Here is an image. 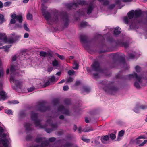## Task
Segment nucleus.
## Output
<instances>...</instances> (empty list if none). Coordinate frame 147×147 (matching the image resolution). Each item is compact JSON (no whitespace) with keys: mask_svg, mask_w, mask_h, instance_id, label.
Returning <instances> with one entry per match:
<instances>
[{"mask_svg":"<svg viewBox=\"0 0 147 147\" xmlns=\"http://www.w3.org/2000/svg\"><path fill=\"white\" fill-rule=\"evenodd\" d=\"M60 112L61 113H63L67 115H70L71 113V112L69 111V109L67 108H65L62 105H60L58 107L57 112H56V113H57V115H56V116H57V115L60 114Z\"/></svg>","mask_w":147,"mask_h":147,"instance_id":"13","label":"nucleus"},{"mask_svg":"<svg viewBox=\"0 0 147 147\" xmlns=\"http://www.w3.org/2000/svg\"><path fill=\"white\" fill-rule=\"evenodd\" d=\"M115 4H111L109 5V8L110 9H112L115 7Z\"/></svg>","mask_w":147,"mask_h":147,"instance_id":"56","label":"nucleus"},{"mask_svg":"<svg viewBox=\"0 0 147 147\" xmlns=\"http://www.w3.org/2000/svg\"><path fill=\"white\" fill-rule=\"evenodd\" d=\"M4 129L0 126V147H8L9 138L6 133H3Z\"/></svg>","mask_w":147,"mask_h":147,"instance_id":"9","label":"nucleus"},{"mask_svg":"<svg viewBox=\"0 0 147 147\" xmlns=\"http://www.w3.org/2000/svg\"><path fill=\"white\" fill-rule=\"evenodd\" d=\"M121 28L119 27H116L114 30V34L115 36L119 35L121 32Z\"/></svg>","mask_w":147,"mask_h":147,"instance_id":"26","label":"nucleus"},{"mask_svg":"<svg viewBox=\"0 0 147 147\" xmlns=\"http://www.w3.org/2000/svg\"><path fill=\"white\" fill-rule=\"evenodd\" d=\"M9 102L10 103H12L13 104H17L19 103V102L18 101L16 100L12 101L11 102Z\"/></svg>","mask_w":147,"mask_h":147,"instance_id":"59","label":"nucleus"},{"mask_svg":"<svg viewBox=\"0 0 147 147\" xmlns=\"http://www.w3.org/2000/svg\"><path fill=\"white\" fill-rule=\"evenodd\" d=\"M135 69L137 73L140 72L141 70V67L138 65L136 66Z\"/></svg>","mask_w":147,"mask_h":147,"instance_id":"38","label":"nucleus"},{"mask_svg":"<svg viewBox=\"0 0 147 147\" xmlns=\"http://www.w3.org/2000/svg\"><path fill=\"white\" fill-rule=\"evenodd\" d=\"M36 141L37 143H41V147H46L49 144L48 141L46 140L45 138L40 137L37 138L36 140Z\"/></svg>","mask_w":147,"mask_h":147,"instance_id":"15","label":"nucleus"},{"mask_svg":"<svg viewBox=\"0 0 147 147\" xmlns=\"http://www.w3.org/2000/svg\"><path fill=\"white\" fill-rule=\"evenodd\" d=\"M53 57L52 54L50 52H48L47 53L46 57L47 58L51 59Z\"/></svg>","mask_w":147,"mask_h":147,"instance_id":"41","label":"nucleus"},{"mask_svg":"<svg viewBox=\"0 0 147 147\" xmlns=\"http://www.w3.org/2000/svg\"><path fill=\"white\" fill-rule=\"evenodd\" d=\"M92 69L88 67L86 68L87 71L89 73H91L92 71L97 72L104 73L103 70L101 69L100 64L97 61L94 62L91 65Z\"/></svg>","mask_w":147,"mask_h":147,"instance_id":"11","label":"nucleus"},{"mask_svg":"<svg viewBox=\"0 0 147 147\" xmlns=\"http://www.w3.org/2000/svg\"><path fill=\"white\" fill-rule=\"evenodd\" d=\"M90 91L89 87L87 86H84L81 90V93L83 94H85V93H88Z\"/></svg>","mask_w":147,"mask_h":147,"instance_id":"20","label":"nucleus"},{"mask_svg":"<svg viewBox=\"0 0 147 147\" xmlns=\"http://www.w3.org/2000/svg\"><path fill=\"white\" fill-rule=\"evenodd\" d=\"M86 5L85 8L80 9L77 11L79 16H84L86 17L87 15H90L93 11L95 7L94 1H90Z\"/></svg>","mask_w":147,"mask_h":147,"instance_id":"6","label":"nucleus"},{"mask_svg":"<svg viewBox=\"0 0 147 147\" xmlns=\"http://www.w3.org/2000/svg\"><path fill=\"white\" fill-rule=\"evenodd\" d=\"M24 125L26 130L27 131H31L33 129L32 124H30L29 123H24Z\"/></svg>","mask_w":147,"mask_h":147,"instance_id":"19","label":"nucleus"},{"mask_svg":"<svg viewBox=\"0 0 147 147\" xmlns=\"http://www.w3.org/2000/svg\"><path fill=\"white\" fill-rule=\"evenodd\" d=\"M59 79V77L55 78L54 75H53L49 78V80L51 83H52L56 82Z\"/></svg>","mask_w":147,"mask_h":147,"instance_id":"21","label":"nucleus"},{"mask_svg":"<svg viewBox=\"0 0 147 147\" xmlns=\"http://www.w3.org/2000/svg\"><path fill=\"white\" fill-rule=\"evenodd\" d=\"M11 18H15L16 20L18 21L19 23H21L23 20V18L21 15H16L15 14H13L11 15Z\"/></svg>","mask_w":147,"mask_h":147,"instance_id":"18","label":"nucleus"},{"mask_svg":"<svg viewBox=\"0 0 147 147\" xmlns=\"http://www.w3.org/2000/svg\"><path fill=\"white\" fill-rule=\"evenodd\" d=\"M87 37L86 35H81L80 36L81 41L83 43H86L87 42Z\"/></svg>","mask_w":147,"mask_h":147,"instance_id":"23","label":"nucleus"},{"mask_svg":"<svg viewBox=\"0 0 147 147\" xmlns=\"http://www.w3.org/2000/svg\"><path fill=\"white\" fill-rule=\"evenodd\" d=\"M11 76L10 82L14 83L15 86H12L13 88L16 90L18 88H21L22 85L24 81L22 79H19L18 77L21 75L20 74L21 71L17 69V68L14 65H11L10 68Z\"/></svg>","mask_w":147,"mask_h":147,"instance_id":"3","label":"nucleus"},{"mask_svg":"<svg viewBox=\"0 0 147 147\" xmlns=\"http://www.w3.org/2000/svg\"><path fill=\"white\" fill-rule=\"evenodd\" d=\"M130 39L125 36H123L120 40L117 41L116 43L118 45L123 46L125 48H127L129 45Z\"/></svg>","mask_w":147,"mask_h":147,"instance_id":"12","label":"nucleus"},{"mask_svg":"<svg viewBox=\"0 0 147 147\" xmlns=\"http://www.w3.org/2000/svg\"><path fill=\"white\" fill-rule=\"evenodd\" d=\"M140 109L139 104L136 105L135 108L133 109L134 111L136 113H139L140 112Z\"/></svg>","mask_w":147,"mask_h":147,"instance_id":"29","label":"nucleus"},{"mask_svg":"<svg viewBox=\"0 0 147 147\" xmlns=\"http://www.w3.org/2000/svg\"><path fill=\"white\" fill-rule=\"evenodd\" d=\"M11 46V45H7L3 46V47H0V49H4L7 48H10Z\"/></svg>","mask_w":147,"mask_h":147,"instance_id":"44","label":"nucleus"},{"mask_svg":"<svg viewBox=\"0 0 147 147\" xmlns=\"http://www.w3.org/2000/svg\"><path fill=\"white\" fill-rule=\"evenodd\" d=\"M55 138L54 137H51L49 138V141L50 142H52L55 141Z\"/></svg>","mask_w":147,"mask_h":147,"instance_id":"57","label":"nucleus"},{"mask_svg":"<svg viewBox=\"0 0 147 147\" xmlns=\"http://www.w3.org/2000/svg\"><path fill=\"white\" fill-rule=\"evenodd\" d=\"M142 14L141 10H131L127 13L128 18L127 17L124 18V20L125 23L127 24L129 22L133 24L134 22L140 23L141 20L138 19L140 18Z\"/></svg>","mask_w":147,"mask_h":147,"instance_id":"4","label":"nucleus"},{"mask_svg":"<svg viewBox=\"0 0 147 147\" xmlns=\"http://www.w3.org/2000/svg\"><path fill=\"white\" fill-rule=\"evenodd\" d=\"M75 71L73 70H69L68 72V73L69 75H72L74 74Z\"/></svg>","mask_w":147,"mask_h":147,"instance_id":"50","label":"nucleus"},{"mask_svg":"<svg viewBox=\"0 0 147 147\" xmlns=\"http://www.w3.org/2000/svg\"><path fill=\"white\" fill-rule=\"evenodd\" d=\"M24 29L27 31H30V30L29 28L27 27V24L26 23L24 24Z\"/></svg>","mask_w":147,"mask_h":147,"instance_id":"45","label":"nucleus"},{"mask_svg":"<svg viewBox=\"0 0 147 147\" xmlns=\"http://www.w3.org/2000/svg\"><path fill=\"white\" fill-rule=\"evenodd\" d=\"M5 22V20L4 18V16L3 15L0 14V24H2Z\"/></svg>","mask_w":147,"mask_h":147,"instance_id":"34","label":"nucleus"},{"mask_svg":"<svg viewBox=\"0 0 147 147\" xmlns=\"http://www.w3.org/2000/svg\"><path fill=\"white\" fill-rule=\"evenodd\" d=\"M146 138V137L144 136H140L135 140V142L137 144H139L142 142V140H140L141 139H145Z\"/></svg>","mask_w":147,"mask_h":147,"instance_id":"22","label":"nucleus"},{"mask_svg":"<svg viewBox=\"0 0 147 147\" xmlns=\"http://www.w3.org/2000/svg\"><path fill=\"white\" fill-rule=\"evenodd\" d=\"M0 95L1 96V99L3 100H5L6 97V95L5 92L4 91H0Z\"/></svg>","mask_w":147,"mask_h":147,"instance_id":"28","label":"nucleus"},{"mask_svg":"<svg viewBox=\"0 0 147 147\" xmlns=\"http://www.w3.org/2000/svg\"><path fill=\"white\" fill-rule=\"evenodd\" d=\"M64 103L65 105H69L71 103V101L70 99H66L64 100Z\"/></svg>","mask_w":147,"mask_h":147,"instance_id":"36","label":"nucleus"},{"mask_svg":"<svg viewBox=\"0 0 147 147\" xmlns=\"http://www.w3.org/2000/svg\"><path fill=\"white\" fill-rule=\"evenodd\" d=\"M88 3L84 0H78L77 3H72L66 5V7L69 9H76L78 7L79 5H87Z\"/></svg>","mask_w":147,"mask_h":147,"instance_id":"10","label":"nucleus"},{"mask_svg":"<svg viewBox=\"0 0 147 147\" xmlns=\"http://www.w3.org/2000/svg\"><path fill=\"white\" fill-rule=\"evenodd\" d=\"M7 39V37L5 33H0V40H3L4 42H6Z\"/></svg>","mask_w":147,"mask_h":147,"instance_id":"24","label":"nucleus"},{"mask_svg":"<svg viewBox=\"0 0 147 147\" xmlns=\"http://www.w3.org/2000/svg\"><path fill=\"white\" fill-rule=\"evenodd\" d=\"M25 115V113L24 111H20L19 114V118L24 117Z\"/></svg>","mask_w":147,"mask_h":147,"instance_id":"35","label":"nucleus"},{"mask_svg":"<svg viewBox=\"0 0 147 147\" xmlns=\"http://www.w3.org/2000/svg\"><path fill=\"white\" fill-rule=\"evenodd\" d=\"M69 89V87L68 86H64L63 87V90L64 91H67Z\"/></svg>","mask_w":147,"mask_h":147,"instance_id":"64","label":"nucleus"},{"mask_svg":"<svg viewBox=\"0 0 147 147\" xmlns=\"http://www.w3.org/2000/svg\"><path fill=\"white\" fill-rule=\"evenodd\" d=\"M52 63L53 66H57L58 65V61L56 59H55L52 61Z\"/></svg>","mask_w":147,"mask_h":147,"instance_id":"40","label":"nucleus"},{"mask_svg":"<svg viewBox=\"0 0 147 147\" xmlns=\"http://www.w3.org/2000/svg\"><path fill=\"white\" fill-rule=\"evenodd\" d=\"M88 24V23L86 22H82L81 23L80 26L81 27H84L87 26Z\"/></svg>","mask_w":147,"mask_h":147,"instance_id":"42","label":"nucleus"},{"mask_svg":"<svg viewBox=\"0 0 147 147\" xmlns=\"http://www.w3.org/2000/svg\"><path fill=\"white\" fill-rule=\"evenodd\" d=\"M47 53L46 52L42 51L40 52V56L41 57H46Z\"/></svg>","mask_w":147,"mask_h":147,"instance_id":"37","label":"nucleus"},{"mask_svg":"<svg viewBox=\"0 0 147 147\" xmlns=\"http://www.w3.org/2000/svg\"><path fill=\"white\" fill-rule=\"evenodd\" d=\"M82 139L83 141L86 142H88L90 141L89 139H87L84 137L82 138Z\"/></svg>","mask_w":147,"mask_h":147,"instance_id":"58","label":"nucleus"},{"mask_svg":"<svg viewBox=\"0 0 147 147\" xmlns=\"http://www.w3.org/2000/svg\"><path fill=\"white\" fill-rule=\"evenodd\" d=\"M129 57L130 59H133L135 57H138L137 54L135 52H132V53H129L128 54Z\"/></svg>","mask_w":147,"mask_h":147,"instance_id":"27","label":"nucleus"},{"mask_svg":"<svg viewBox=\"0 0 147 147\" xmlns=\"http://www.w3.org/2000/svg\"><path fill=\"white\" fill-rule=\"evenodd\" d=\"M26 53L23 52L22 54H20L18 56V58L20 60H22L24 59L25 57L24 56L25 55Z\"/></svg>","mask_w":147,"mask_h":147,"instance_id":"30","label":"nucleus"},{"mask_svg":"<svg viewBox=\"0 0 147 147\" xmlns=\"http://www.w3.org/2000/svg\"><path fill=\"white\" fill-rule=\"evenodd\" d=\"M147 141L146 140H144V141L139 145V146H143L145 144H146L147 142Z\"/></svg>","mask_w":147,"mask_h":147,"instance_id":"60","label":"nucleus"},{"mask_svg":"<svg viewBox=\"0 0 147 147\" xmlns=\"http://www.w3.org/2000/svg\"><path fill=\"white\" fill-rule=\"evenodd\" d=\"M50 109L49 107H46L45 103L44 102L40 103L36 107V110L40 112H45Z\"/></svg>","mask_w":147,"mask_h":147,"instance_id":"14","label":"nucleus"},{"mask_svg":"<svg viewBox=\"0 0 147 147\" xmlns=\"http://www.w3.org/2000/svg\"><path fill=\"white\" fill-rule=\"evenodd\" d=\"M51 82H50V81L48 80V81L46 82H45L44 85V87H46L48 85H49L51 83Z\"/></svg>","mask_w":147,"mask_h":147,"instance_id":"53","label":"nucleus"},{"mask_svg":"<svg viewBox=\"0 0 147 147\" xmlns=\"http://www.w3.org/2000/svg\"><path fill=\"white\" fill-rule=\"evenodd\" d=\"M55 55L57 56L59 59H61V60H63L65 59V58L62 55H60L58 53H55Z\"/></svg>","mask_w":147,"mask_h":147,"instance_id":"47","label":"nucleus"},{"mask_svg":"<svg viewBox=\"0 0 147 147\" xmlns=\"http://www.w3.org/2000/svg\"><path fill=\"white\" fill-rule=\"evenodd\" d=\"M52 103L54 106L58 104L59 102V100L58 98L53 99L52 101Z\"/></svg>","mask_w":147,"mask_h":147,"instance_id":"32","label":"nucleus"},{"mask_svg":"<svg viewBox=\"0 0 147 147\" xmlns=\"http://www.w3.org/2000/svg\"><path fill=\"white\" fill-rule=\"evenodd\" d=\"M139 106L140 109L144 110L147 108V106L144 105H139Z\"/></svg>","mask_w":147,"mask_h":147,"instance_id":"48","label":"nucleus"},{"mask_svg":"<svg viewBox=\"0 0 147 147\" xmlns=\"http://www.w3.org/2000/svg\"><path fill=\"white\" fill-rule=\"evenodd\" d=\"M35 88L34 87H31L30 88H28L27 89V90L29 92H32L34 90Z\"/></svg>","mask_w":147,"mask_h":147,"instance_id":"51","label":"nucleus"},{"mask_svg":"<svg viewBox=\"0 0 147 147\" xmlns=\"http://www.w3.org/2000/svg\"><path fill=\"white\" fill-rule=\"evenodd\" d=\"M109 3V2L108 0H106L104 1L103 2V5L104 6L107 5Z\"/></svg>","mask_w":147,"mask_h":147,"instance_id":"55","label":"nucleus"},{"mask_svg":"<svg viewBox=\"0 0 147 147\" xmlns=\"http://www.w3.org/2000/svg\"><path fill=\"white\" fill-rule=\"evenodd\" d=\"M99 86H101L105 91L107 93L113 94L117 92L119 88L113 82L105 80L99 84Z\"/></svg>","mask_w":147,"mask_h":147,"instance_id":"5","label":"nucleus"},{"mask_svg":"<svg viewBox=\"0 0 147 147\" xmlns=\"http://www.w3.org/2000/svg\"><path fill=\"white\" fill-rule=\"evenodd\" d=\"M144 77L143 75L141 74L138 75L135 72L133 74H130L126 76V79L130 80L132 79H134L136 81L134 83V86L138 89L140 88V85L142 83V80L144 78Z\"/></svg>","mask_w":147,"mask_h":147,"instance_id":"7","label":"nucleus"},{"mask_svg":"<svg viewBox=\"0 0 147 147\" xmlns=\"http://www.w3.org/2000/svg\"><path fill=\"white\" fill-rule=\"evenodd\" d=\"M112 55L113 59L116 60L115 64L122 65L125 69L129 68V66L126 63L123 55H120L118 53L113 54Z\"/></svg>","mask_w":147,"mask_h":147,"instance_id":"8","label":"nucleus"},{"mask_svg":"<svg viewBox=\"0 0 147 147\" xmlns=\"http://www.w3.org/2000/svg\"><path fill=\"white\" fill-rule=\"evenodd\" d=\"M72 146V144L69 142H67L65 144L61 146V147H71Z\"/></svg>","mask_w":147,"mask_h":147,"instance_id":"39","label":"nucleus"},{"mask_svg":"<svg viewBox=\"0 0 147 147\" xmlns=\"http://www.w3.org/2000/svg\"><path fill=\"white\" fill-rule=\"evenodd\" d=\"M78 130L79 133H81L82 132H86L92 131L94 130V129L92 127H90L82 129L81 127H79L78 128Z\"/></svg>","mask_w":147,"mask_h":147,"instance_id":"17","label":"nucleus"},{"mask_svg":"<svg viewBox=\"0 0 147 147\" xmlns=\"http://www.w3.org/2000/svg\"><path fill=\"white\" fill-rule=\"evenodd\" d=\"M30 117L32 120L34 122L35 127H38L40 128H45L47 126H51L52 129L49 128L45 129V131L48 133H50L53 130H55L58 127L57 123H53L51 117L50 119L47 120L45 125H42L40 123V120L38 119V114L34 111L32 112Z\"/></svg>","mask_w":147,"mask_h":147,"instance_id":"2","label":"nucleus"},{"mask_svg":"<svg viewBox=\"0 0 147 147\" xmlns=\"http://www.w3.org/2000/svg\"><path fill=\"white\" fill-rule=\"evenodd\" d=\"M73 81V79L71 77H69L67 80V82L70 83Z\"/></svg>","mask_w":147,"mask_h":147,"instance_id":"61","label":"nucleus"},{"mask_svg":"<svg viewBox=\"0 0 147 147\" xmlns=\"http://www.w3.org/2000/svg\"><path fill=\"white\" fill-rule=\"evenodd\" d=\"M124 131L123 130H121L119 132V135L121 137L124 134Z\"/></svg>","mask_w":147,"mask_h":147,"instance_id":"54","label":"nucleus"},{"mask_svg":"<svg viewBox=\"0 0 147 147\" xmlns=\"http://www.w3.org/2000/svg\"><path fill=\"white\" fill-rule=\"evenodd\" d=\"M79 67V65L76 62H75L73 67V68L74 69L76 70Z\"/></svg>","mask_w":147,"mask_h":147,"instance_id":"43","label":"nucleus"},{"mask_svg":"<svg viewBox=\"0 0 147 147\" xmlns=\"http://www.w3.org/2000/svg\"><path fill=\"white\" fill-rule=\"evenodd\" d=\"M5 112L6 113L8 114H13V112L10 109H6L5 110Z\"/></svg>","mask_w":147,"mask_h":147,"instance_id":"46","label":"nucleus"},{"mask_svg":"<svg viewBox=\"0 0 147 147\" xmlns=\"http://www.w3.org/2000/svg\"><path fill=\"white\" fill-rule=\"evenodd\" d=\"M26 18L27 20H33V16L30 12H28L26 15Z\"/></svg>","mask_w":147,"mask_h":147,"instance_id":"31","label":"nucleus"},{"mask_svg":"<svg viewBox=\"0 0 147 147\" xmlns=\"http://www.w3.org/2000/svg\"><path fill=\"white\" fill-rule=\"evenodd\" d=\"M109 137L112 140L115 139L116 138V135L115 134L113 133L111 134L110 135Z\"/></svg>","mask_w":147,"mask_h":147,"instance_id":"49","label":"nucleus"},{"mask_svg":"<svg viewBox=\"0 0 147 147\" xmlns=\"http://www.w3.org/2000/svg\"><path fill=\"white\" fill-rule=\"evenodd\" d=\"M103 38L104 39V38L101 35L96 34L95 36L94 39L95 40L98 39H102Z\"/></svg>","mask_w":147,"mask_h":147,"instance_id":"33","label":"nucleus"},{"mask_svg":"<svg viewBox=\"0 0 147 147\" xmlns=\"http://www.w3.org/2000/svg\"><path fill=\"white\" fill-rule=\"evenodd\" d=\"M14 37L13 38H10L8 40V42L9 43H12L15 42L17 41L20 36L18 35H15L14 33L11 34Z\"/></svg>","mask_w":147,"mask_h":147,"instance_id":"16","label":"nucleus"},{"mask_svg":"<svg viewBox=\"0 0 147 147\" xmlns=\"http://www.w3.org/2000/svg\"><path fill=\"white\" fill-rule=\"evenodd\" d=\"M4 71L3 69H2L0 70V78L3 76Z\"/></svg>","mask_w":147,"mask_h":147,"instance_id":"63","label":"nucleus"},{"mask_svg":"<svg viewBox=\"0 0 147 147\" xmlns=\"http://www.w3.org/2000/svg\"><path fill=\"white\" fill-rule=\"evenodd\" d=\"M15 18H12V19L11 20L10 23L12 24H15L16 22V20H15Z\"/></svg>","mask_w":147,"mask_h":147,"instance_id":"62","label":"nucleus"},{"mask_svg":"<svg viewBox=\"0 0 147 147\" xmlns=\"http://www.w3.org/2000/svg\"><path fill=\"white\" fill-rule=\"evenodd\" d=\"M47 7L44 4H42V11L43 15L48 23L51 24L53 22L60 25L63 28H67L70 23L68 14L66 12L56 11L51 16L49 13L46 11Z\"/></svg>","mask_w":147,"mask_h":147,"instance_id":"1","label":"nucleus"},{"mask_svg":"<svg viewBox=\"0 0 147 147\" xmlns=\"http://www.w3.org/2000/svg\"><path fill=\"white\" fill-rule=\"evenodd\" d=\"M109 136L108 135H106L102 136L101 138V140L102 143H105V141H107L109 139Z\"/></svg>","mask_w":147,"mask_h":147,"instance_id":"25","label":"nucleus"},{"mask_svg":"<svg viewBox=\"0 0 147 147\" xmlns=\"http://www.w3.org/2000/svg\"><path fill=\"white\" fill-rule=\"evenodd\" d=\"M11 3L10 2H5L4 3V6L5 7H7L9 6L11 4Z\"/></svg>","mask_w":147,"mask_h":147,"instance_id":"52","label":"nucleus"}]
</instances>
